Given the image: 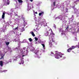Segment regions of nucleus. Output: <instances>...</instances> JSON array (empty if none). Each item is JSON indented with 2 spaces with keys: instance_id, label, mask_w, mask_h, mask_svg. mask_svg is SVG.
Segmentation results:
<instances>
[{
  "instance_id": "13",
  "label": "nucleus",
  "mask_w": 79,
  "mask_h": 79,
  "mask_svg": "<svg viewBox=\"0 0 79 79\" xmlns=\"http://www.w3.org/2000/svg\"><path fill=\"white\" fill-rule=\"evenodd\" d=\"M13 11H14V9H10V12L11 13H13Z\"/></svg>"
},
{
  "instance_id": "37",
  "label": "nucleus",
  "mask_w": 79,
  "mask_h": 79,
  "mask_svg": "<svg viewBox=\"0 0 79 79\" xmlns=\"http://www.w3.org/2000/svg\"><path fill=\"white\" fill-rule=\"evenodd\" d=\"M25 49H26V48H24L23 50H25Z\"/></svg>"
},
{
  "instance_id": "42",
  "label": "nucleus",
  "mask_w": 79,
  "mask_h": 79,
  "mask_svg": "<svg viewBox=\"0 0 79 79\" xmlns=\"http://www.w3.org/2000/svg\"><path fill=\"white\" fill-rule=\"evenodd\" d=\"M54 27H55V28H56V26H54Z\"/></svg>"
},
{
  "instance_id": "20",
  "label": "nucleus",
  "mask_w": 79,
  "mask_h": 79,
  "mask_svg": "<svg viewBox=\"0 0 79 79\" xmlns=\"http://www.w3.org/2000/svg\"><path fill=\"white\" fill-rule=\"evenodd\" d=\"M22 19L23 20V21H25V18L24 17H22Z\"/></svg>"
},
{
  "instance_id": "40",
  "label": "nucleus",
  "mask_w": 79,
  "mask_h": 79,
  "mask_svg": "<svg viewBox=\"0 0 79 79\" xmlns=\"http://www.w3.org/2000/svg\"><path fill=\"white\" fill-rule=\"evenodd\" d=\"M74 3H76V1H75L74 2Z\"/></svg>"
},
{
  "instance_id": "2",
  "label": "nucleus",
  "mask_w": 79,
  "mask_h": 79,
  "mask_svg": "<svg viewBox=\"0 0 79 79\" xmlns=\"http://www.w3.org/2000/svg\"><path fill=\"white\" fill-rule=\"evenodd\" d=\"M56 54H54V55H56L55 58H57V59H58L60 58H62L63 56L62 55H60V53L57 51H56L55 52Z\"/></svg>"
},
{
  "instance_id": "21",
  "label": "nucleus",
  "mask_w": 79,
  "mask_h": 79,
  "mask_svg": "<svg viewBox=\"0 0 79 79\" xmlns=\"http://www.w3.org/2000/svg\"><path fill=\"white\" fill-rule=\"evenodd\" d=\"M14 30H17V31H18V27H17L15 28H14Z\"/></svg>"
},
{
  "instance_id": "7",
  "label": "nucleus",
  "mask_w": 79,
  "mask_h": 79,
  "mask_svg": "<svg viewBox=\"0 0 79 79\" xmlns=\"http://www.w3.org/2000/svg\"><path fill=\"white\" fill-rule=\"evenodd\" d=\"M5 13H3L2 17V19H4V18H5Z\"/></svg>"
},
{
  "instance_id": "27",
  "label": "nucleus",
  "mask_w": 79,
  "mask_h": 79,
  "mask_svg": "<svg viewBox=\"0 0 79 79\" xmlns=\"http://www.w3.org/2000/svg\"><path fill=\"white\" fill-rule=\"evenodd\" d=\"M78 46L77 45L76 46H77V47L78 48H79V42L78 43Z\"/></svg>"
},
{
  "instance_id": "25",
  "label": "nucleus",
  "mask_w": 79,
  "mask_h": 79,
  "mask_svg": "<svg viewBox=\"0 0 79 79\" xmlns=\"http://www.w3.org/2000/svg\"><path fill=\"white\" fill-rule=\"evenodd\" d=\"M35 40H36V41H37V40H38V38H36V37H35Z\"/></svg>"
},
{
  "instance_id": "1",
  "label": "nucleus",
  "mask_w": 79,
  "mask_h": 79,
  "mask_svg": "<svg viewBox=\"0 0 79 79\" xmlns=\"http://www.w3.org/2000/svg\"><path fill=\"white\" fill-rule=\"evenodd\" d=\"M34 53H35L34 56L35 58H40L41 56V52L38 50H35Z\"/></svg>"
},
{
  "instance_id": "8",
  "label": "nucleus",
  "mask_w": 79,
  "mask_h": 79,
  "mask_svg": "<svg viewBox=\"0 0 79 79\" xmlns=\"http://www.w3.org/2000/svg\"><path fill=\"white\" fill-rule=\"evenodd\" d=\"M27 23H26V22H25V21L23 22V25L24 27H25L26 25H27Z\"/></svg>"
},
{
  "instance_id": "23",
  "label": "nucleus",
  "mask_w": 79,
  "mask_h": 79,
  "mask_svg": "<svg viewBox=\"0 0 79 79\" xmlns=\"http://www.w3.org/2000/svg\"><path fill=\"white\" fill-rule=\"evenodd\" d=\"M8 50H11V48L10 47H9L8 46Z\"/></svg>"
},
{
  "instance_id": "30",
  "label": "nucleus",
  "mask_w": 79,
  "mask_h": 79,
  "mask_svg": "<svg viewBox=\"0 0 79 79\" xmlns=\"http://www.w3.org/2000/svg\"><path fill=\"white\" fill-rule=\"evenodd\" d=\"M75 8V6H72L73 8Z\"/></svg>"
},
{
  "instance_id": "10",
  "label": "nucleus",
  "mask_w": 79,
  "mask_h": 79,
  "mask_svg": "<svg viewBox=\"0 0 79 79\" xmlns=\"http://www.w3.org/2000/svg\"><path fill=\"white\" fill-rule=\"evenodd\" d=\"M18 2L20 3H22L23 2V1L22 0H18Z\"/></svg>"
},
{
  "instance_id": "31",
  "label": "nucleus",
  "mask_w": 79,
  "mask_h": 79,
  "mask_svg": "<svg viewBox=\"0 0 79 79\" xmlns=\"http://www.w3.org/2000/svg\"><path fill=\"white\" fill-rule=\"evenodd\" d=\"M36 29L37 31H39V29H38L37 28H36Z\"/></svg>"
},
{
  "instance_id": "4",
  "label": "nucleus",
  "mask_w": 79,
  "mask_h": 79,
  "mask_svg": "<svg viewBox=\"0 0 79 79\" xmlns=\"http://www.w3.org/2000/svg\"><path fill=\"white\" fill-rule=\"evenodd\" d=\"M77 48V46H72L71 48H72V50H73V49H74L75 48Z\"/></svg>"
},
{
  "instance_id": "35",
  "label": "nucleus",
  "mask_w": 79,
  "mask_h": 79,
  "mask_svg": "<svg viewBox=\"0 0 79 79\" xmlns=\"http://www.w3.org/2000/svg\"><path fill=\"white\" fill-rule=\"evenodd\" d=\"M22 61L23 62V63L22 64H23L24 63V61L22 60Z\"/></svg>"
},
{
  "instance_id": "5",
  "label": "nucleus",
  "mask_w": 79,
  "mask_h": 79,
  "mask_svg": "<svg viewBox=\"0 0 79 79\" xmlns=\"http://www.w3.org/2000/svg\"><path fill=\"white\" fill-rule=\"evenodd\" d=\"M49 45L50 46V47H52V42H51V40H50L49 41Z\"/></svg>"
},
{
  "instance_id": "16",
  "label": "nucleus",
  "mask_w": 79,
  "mask_h": 79,
  "mask_svg": "<svg viewBox=\"0 0 79 79\" xmlns=\"http://www.w3.org/2000/svg\"><path fill=\"white\" fill-rule=\"evenodd\" d=\"M43 46V47L44 48V49L45 48V44H41Z\"/></svg>"
},
{
  "instance_id": "29",
  "label": "nucleus",
  "mask_w": 79,
  "mask_h": 79,
  "mask_svg": "<svg viewBox=\"0 0 79 79\" xmlns=\"http://www.w3.org/2000/svg\"><path fill=\"white\" fill-rule=\"evenodd\" d=\"M69 27L68 26L67 28H66V30H68V28Z\"/></svg>"
},
{
  "instance_id": "34",
  "label": "nucleus",
  "mask_w": 79,
  "mask_h": 79,
  "mask_svg": "<svg viewBox=\"0 0 79 79\" xmlns=\"http://www.w3.org/2000/svg\"><path fill=\"white\" fill-rule=\"evenodd\" d=\"M52 42H55V41L53 40H52Z\"/></svg>"
},
{
  "instance_id": "39",
  "label": "nucleus",
  "mask_w": 79,
  "mask_h": 79,
  "mask_svg": "<svg viewBox=\"0 0 79 79\" xmlns=\"http://www.w3.org/2000/svg\"><path fill=\"white\" fill-rule=\"evenodd\" d=\"M31 2H33V0H30Z\"/></svg>"
},
{
  "instance_id": "44",
  "label": "nucleus",
  "mask_w": 79,
  "mask_h": 79,
  "mask_svg": "<svg viewBox=\"0 0 79 79\" xmlns=\"http://www.w3.org/2000/svg\"><path fill=\"white\" fill-rule=\"evenodd\" d=\"M20 64H21V63H20Z\"/></svg>"
},
{
  "instance_id": "14",
  "label": "nucleus",
  "mask_w": 79,
  "mask_h": 79,
  "mask_svg": "<svg viewBox=\"0 0 79 79\" xmlns=\"http://www.w3.org/2000/svg\"><path fill=\"white\" fill-rule=\"evenodd\" d=\"M26 52H27V54L26 55H23L22 56V57H23V56H26V55H27V53H28V50H26Z\"/></svg>"
},
{
  "instance_id": "36",
  "label": "nucleus",
  "mask_w": 79,
  "mask_h": 79,
  "mask_svg": "<svg viewBox=\"0 0 79 79\" xmlns=\"http://www.w3.org/2000/svg\"><path fill=\"white\" fill-rule=\"evenodd\" d=\"M35 14H37V12H36L35 13Z\"/></svg>"
},
{
  "instance_id": "15",
  "label": "nucleus",
  "mask_w": 79,
  "mask_h": 79,
  "mask_svg": "<svg viewBox=\"0 0 79 79\" xmlns=\"http://www.w3.org/2000/svg\"><path fill=\"white\" fill-rule=\"evenodd\" d=\"M49 33V32L48 31L46 32V33L45 34V36H47V35H48V33Z\"/></svg>"
},
{
  "instance_id": "17",
  "label": "nucleus",
  "mask_w": 79,
  "mask_h": 79,
  "mask_svg": "<svg viewBox=\"0 0 79 79\" xmlns=\"http://www.w3.org/2000/svg\"><path fill=\"white\" fill-rule=\"evenodd\" d=\"M6 44L7 45H8L10 44V42H6Z\"/></svg>"
},
{
  "instance_id": "19",
  "label": "nucleus",
  "mask_w": 79,
  "mask_h": 79,
  "mask_svg": "<svg viewBox=\"0 0 79 79\" xmlns=\"http://www.w3.org/2000/svg\"><path fill=\"white\" fill-rule=\"evenodd\" d=\"M30 42H32V39L31 38H30L28 39Z\"/></svg>"
},
{
  "instance_id": "38",
  "label": "nucleus",
  "mask_w": 79,
  "mask_h": 79,
  "mask_svg": "<svg viewBox=\"0 0 79 79\" xmlns=\"http://www.w3.org/2000/svg\"><path fill=\"white\" fill-rule=\"evenodd\" d=\"M7 71V70H4V72H5V71Z\"/></svg>"
},
{
  "instance_id": "18",
  "label": "nucleus",
  "mask_w": 79,
  "mask_h": 79,
  "mask_svg": "<svg viewBox=\"0 0 79 79\" xmlns=\"http://www.w3.org/2000/svg\"><path fill=\"white\" fill-rule=\"evenodd\" d=\"M32 35L33 37H35V34H34V32H31Z\"/></svg>"
},
{
  "instance_id": "22",
  "label": "nucleus",
  "mask_w": 79,
  "mask_h": 79,
  "mask_svg": "<svg viewBox=\"0 0 79 79\" xmlns=\"http://www.w3.org/2000/svg\"><path fill=\"white\" fill-rule=\"evenodd\" d=\"M43 13H44L43 12L40 13H39V16H40L41 15H42Z\"/></svg>"
},
{
  "instance_id": "28",
  "label": "nucleus",
  "mask_w": 79,
  "mask_h": 79,
  "mask_svg": "<svg viewBox=\"0 0 79 79\" xmlns=\"http://www.w3.org/2000/svg\"><path fill=\"white\" fill-rule=\"evenodd\" d=\"M2 58L3 59V57L2 56V57L0 58V60H2Z\"/></svg>"
},
{
  "instance_id": "41",
  "label": "nucleus",
  "mask_w": 79,
  "mask_h": 79,
  "mask_svg": "<svg viewBox=\"0 0 79 79\" xmlns=\"http://www.w3.org/2000/svg\"><path fill=\"white\" fill-rule=\"evenodd\" d=\"M77 31H79V28L77 29Z\"/></svg>"
},
{
  "instance_id": "32",
  "label": "nucleus",
  "mask_w": 79,
  "mask_h": 79,
  "mask_svg": "<svg viewBox=\"0 0 79 79\" xmlns=\"http://www.w3.org/2000/svg\"><path fill=\"white\" fill-rule=\"evenodd\" d=\"M14 41H15V42H16V41H17V40H16V39H15L14 40Z\"/></svg>"
},
{
  "instance_id": "43",
  "label": "nucleus",
  "mask_w": 79,
  "mask_h": 79,
  "mask_svg": "<svg viewBox=\"0 0 79 79\" xmlns=\"http://www.w3.org/2000/svg\"><path fill=\"white\" fill-rule=\"evenodd\" d=\"M34 31H35V29H34Z\"/></svg>"
},
{
  "instance_id": "26",
  "label": "nucleus",
  "mask_w": 79,
  "mask_h": 79,
  "mask_svg": "<svg viewBox=\"0 0 79 79\" xmlns=\"http://www.w3.org/2000/svg\"><path fill=\"white\" fill-rule=\"evenodd\" d=\"M53 55H54V53L53 52H51V55L52 56Z\"/></svg>"
},
{
  "instance_id": "24",
  "label": "nucleus",
  "mask_w": 79,
  "mask_h": 79,
  "mask_svg": "<svg viewBox=\"0 0 79 79\" xmlns=\"http://www.w3.org/2000/svg\"><path fill=\"white\" fill-rule=\"evenodd\" d=\"M56 3V2H53V5H54V6H55Z\"/></svg>"
},
{
  "instance_id": "33",
  "label": "nucleus",
  "mask_w": 79,
  "mask_h": 79,
  "mask_svg": "<svg viewBox=\"0 0 79 79\" xmlns=\"http://www.w3.org/2000/svg\"><path fill=\"white\" fill-rule=\"evenodd\" d=\"M73 9L74 10H76V8L75 7L74 8H73Z\"/></svg>"
},
{
  "instance_id": "6",
  "label": "nucleus",
  "mask_w": 79,
  "mask_h": 79,
  "mask_svg": "<svg viewBox=\"0 0 79 79\" xmlns=\"http://www.w3.org/2000/svg\"><path fill=\"white\" fill-rule=\"evenodd\" d=\"M3 65V61H0V66H1L2 67Z\"/></svg>"
},
{
  "instance_id": "9",
  "label": "nucleus",
  "mask_w": 79,
  "mask_h": 79,
  "mask_svg": "<svg viewBox=\"0 0 79 79\" xmlns=\"http://www.w3.org/2000/svg\"><path fill=\"white\" fill-rule=\"evenodd\" d=\"M72 50V48H69L68 50H67V52H71V51Z\"/></svg>"
},
{
  "instance_id": "12",
  "label": "nucleus",
  "mask_w": 79,
  "mask_h": 79,
  "mask_svg": "<svg viewBox=\"0 0 79 79\" xmlns=\"http://www.w3.org/2000/svg\"><path fill=\"white\" fill-rule=\"evenodd\" d=\"M10 4V2H9L7 1V2H6L5 3V4L6 5H9Z\"/></svg>"
},
{
  "instance_id": "3",
  "label": "nucleus",
  "mask_w": 79,
  "mask_h": 79,
  "mask_svg": "<svg viewBox=\"0 0 79 79\" xmlns=\"http://www.w3.org/2000/svg\"><path fill=\"white\" fill-rule=\"evenodd\" d=\"M51 31V33H50V35H55V34L53 32V31H52V30L51 29V28H50L48 31Z\"/></svg>"
},
{
  "instance_id": "11",
  "label": "nucleus",
  "mask_w": 79,
  "mask_h": 79,
  "mask_svg": "<svg viewBox=\"0 0 79 79\" xmlns=\"http://www.w3.org/2000/svg\"><path fill=\"white\" fill-rule=\"evenodd\" d=\"M20 30V31L21 32H23V31H25V30H24V27L22 28Z\"/></svg>"
}]
</instances>
